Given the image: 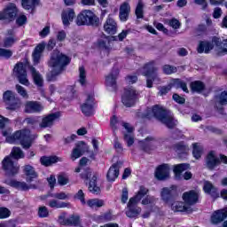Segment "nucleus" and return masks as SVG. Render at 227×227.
I'll use <instances>...</instances> for the list:
<instances>
[{
	"label": "nucleus",
	"instance_id": "1",
	"mask_svg": "<svg viewBox=\"0 0 227 227\" xmlns=\"http://www.w3.org/2000/svg\"><path fill=\"white\" fill-rule=\"evenodd\" d=\"M71 62L70 57L61 53L58 50H55L51 53V57L49 62L50 67H51V73L47 74L48 81H55L56 77L64 71L65 67Z\"/></svg>",
	"mask_w": 227,
	"mask_h": 227
},
{
	"label": "nucleus",
	"instance_id": "2",
	"mask_svg": "<svg viewBox=\"0 0 227 227\" xmlns=\"http://www.w3.org/2000/svg\"><path fill=\"white\" fill-rule=\"evenodd\" d=\"M144 116L149 119L157 118L169 129H173L176 125V120H175L173 113L158 104L153 106V107H147Z\"/></svg>",
	"mask_w": 227,
	"mask_h": 227
},
{
	"label": "nucleus",
	"instance_id": "3",
	"mask_svg": "<svg viewBox=\"0 0 227 227\" xmlns=\"http://www.w3.org/2000/svg\"><path fill=\"white\" fill-rule=\"evenodd\" d=\"M10 132H12L11 129H9L8 131H2L3 136L6 137L7 143H18L20 141L23 148H30L33 139L35 137V136L31 135L30 130L27 129L23 130H16L12 136H9Z\"/></svg>",
	"mask_w": 227,
	"mask_h": 227
},
{
	"label": "nucleus",
	"instance_id": "4",
	"mask_svg": "<svg viewBox=\"0 0 227 227\" xmlns=\"http://www.w3.org/2000/svg\"><path fill=\"white\" fill-rule=\"evenodd\" d=\"M24 157L25 153L22 152L21 148H12L11 155L5 157L2 162L3 168L8 175H16L20 171V166L17 160L19 159H23Z\"/></svg>",
	"mask_w": 227,
	"mask_h": 227
},
{
	"label": "nucleus",
	"instance_id": "5",
	"mask_svg": "<svg viewBox=\"0 0 227 227\" xmlns=\"http://www.w3.org/2000/svg\"><path fill=\"white\" fill-rule=\"evenodd\" d=\"M148 189L146 187H140L138 192L133 198H130L129 201L127 204L128 209L126 211V215L129 218H135L136 216L140 215L142 212V207L137 206V203L143 200L145 194H148Z\"/></svg>",
	"mask_w": 227,
	"mask_h": 227
},
{
	"label": "nucleus",
	"instance_id": "6",
	"mask_svg": "<svg viewBox=\"0 0 227 227\" xmlns=\"http://www.w3.org/2000/svg\"><path fill=\"white\" fill-rule=\"evenodd\" d=\"M214 44H215L219 55L227 53V39L222 42L218 37H213L211 43L208 41H200L197 51L198 53H210L211 50L214 49Z\"/></svg>",
	"mask_w": 227,
	"mask_h": 227
},
{
	"label": "nucleus",
	"instance_id": "7",
	"mask_svg": "<svg viewBox=\"0 0 227 227\" xmlns=\"http://www.w3.org/2000/svg\"><path fill=\"white\" fill-rule=\"evenodd\" d=\"M110 125L114 131H115L118 129V127H120V125H122V127H124V129H126V132H124V141L127 143L128 146H132V145H134V129L131 125H129V123H126L121 120H118L117 116H112L110 120Z\"/></svg>",
	"mask_w": 227,
	"mask_h": 227
},
{
	"label": "nucleus",
	"instance_id": "8",
	"mask_svg": "<svg viewBox=\"0 0 227 227\" xmlns=\"http://www.w3.org/2000/svg\"><path fill=\"white\" fill-rule=\"evenodd\" d=\"M140 73L144 74V76H146V84L148 88H152L153 82H160V78L158 76L157 69L154 67V62L145 64V66L140 69Z\"/></svg>",
	"mask_w": 227,
	"mask_h": 227
},
{
	"label": "nucleus",
	"instance_id": "9",
	"mask_svg": "<svg viewBox=\"0 0 227 227\" xmlns=\"http://www.w3.org/2000/svg\"><path fill=\"white\" fill-rule=\"evenodd\" d=\"M77 25H92L98 27L99 25V18L90 10L82 11L76 18Z\"/></svg>",
	"mask_w": 227,
	"mask_h": 227
},
{
	"label": "nucleus",
	"instance_id": "10",
	"mask_svg": "<svg viewBox=\"0 0 227 227\" xmlns=\"http://www.w3.org/2000/svg\"><path fill=\"white\" fill-rule=\"evenodd\" d=\"M138 98V91L133 87L126 88L121 97V101L127 107L134 106Z\"/></svg>",
	"mask_w": 227,
	"mask_h": 227
},
{
	"label": "nucleus",
	"instance_id": "11",
	"mask_svg": "<svg viewBox=\"0 0 227 227\" xmlns=\"http://www.w3.org/2000/svg\"><path fill=\"white\" fill-rule=\"evenodd\" d=\"M4 100L7 104L9 109H18L21 106V102L12 90H7L4 93Z\"/></svg>",
	"mask_w": 227,
	"mask_h": 227
},
{
	"label": "nucleus",
	"instance_id": "12",
	"mask_svg": "<svg viewBox=\"0 0 227 227\" xmlns=\"http://www.w3.org/2000/svg\"><path fill=\"white\" fill-rule=\"evenodd\" d=\"M14 74L18 77L21 84L28 86L29 80L27 79L26 64H23L22 62L16 64V66L14 67Z\"/></svg>",
	"mask_w": 227,
	"mask_h": 227
},
{
	"label": "nucleus",
	"instance_id": "13",
	"mask_svg": "<svg viewBox=\"0 0 227 227\" xmlns=\"http://www.w3.org/2000/svg\"><path fill=\"white\" fill-rule=\"evenodd\" d=\"M95 105V97L94 93H88L86 95L84 102L81 106V110L83 114L90 116L93 113V107Z\"/></svg>",
	"mask_w": 227,
	"mask_h": 227
},
{
	"label": "nucleus",
	"instance_id": "14",
	"mask_svg": "<svg viewBox=\"0 0 227 227\" xmlns=\"http://www.w3.org/2000/svg\"><path fill=\"white\" fill-rule=\"evenodd\" d=\"M173 86L175 88H182L184 91H189L187 83H185V82H182V80H171L170 83H168V85L166 87L158 88L159 95H166V93H168L171 88H173Z\"/></svg>",
	"mask_w": 227,
	"mask_h": 227
},
{
	"label": "nucleus",
	"instance_id": "15",
	"mask_svg": "<svg viewBox=\"0 0 227 227\" xmlns=\"http://www.w3.org/2000/svg\"><path fill=\"white\" fill-rule=\"evenodd\" d=\"M18 9L15 5V4H11L6 7V9H4V11L0 12V20H9L12 21L14 20L17 16Z\"/></svg>",
	"mask_w": 227,
	"mask_h": 227
},
{
	"label": "nucleus",
	"instance_id": "16",
	"mask_svg": "<svg viewBox=\"0 0 227 227\" xmlns=\"http://www.w3.org/2000/svg\"><path fill=\"white\" fill-rule=\"evenodd\" d=\"M88 151V145L84 143V141H78V143L75 144V147L72 151L71 159H73V160H76V159L82 157L83 153Z\"/></svg>",
	"mask_w": 227,
	"mask_h": 227
},
{
	"label": "nucleus",
	"instance_id": "17",
	"mask_svg": "<svg viewBox=\"0 0 227 227\" xmlns=\"http://www.w3.org/2000/svg\"><path fill=\"white\" fill-rule=\"evenodd\" d=\"M122 166L123 162L121 160H118L115 164H113L106 174V179L109 182H114V180L118 178L120 175V168H122Z\"/></svg>",
	"mask_w": 227,
	"mask_h": 227
},
{
	"label": "nucleus",
	"instance_id": "18",
	"mask_svg": "<svg viewBox=\"0 0 227 227\" xmlns=\"http://www.w3.org/2000/svg\"><path fill=\"white\" fill-rule=\"evenodd\" d=\"M59 222L62 225H81L82 220L79 215H71L67 218H66L65 215H60L59 216Z\"/></svg>",
	"mask_w": 227,
	"mask_h": 227
},
{
	"label": "nucleus",
	"instance_id": "19",
	"mask_svg": "<svg viewBox=\"0 0 227 227\" xmlns=\"http://www.w3.org/2000/svg\"><path fill=\"white\" fill-rule=\"evenodd\" d=\"M170 176V168L168 164H161L155 170V177L158 180H167Z\"/></svg>",
	"mask_w": 227,
	"mask_h": 227
},
{
	"label": "nucleus",
	"instance_id": "20",
	"mask_svg": "<svg viewBox=\"0 0 227 227\" xmlns=\"http://www.w3.org/2000/svg\"><path fill=\"white\" fill-rule=\"evenodd\" d=\"M43 105L37 100H28L25 104L26 113H41L43 111Z\"/></svg>",
	"mask_w": 227,
	"mask_h": 227
},
{
	"label": "nucleus",
	"instance_id": "21",
	"mask_svg": "<svg viewBox=\"0 0 227 227\" xmlns=\"http://www.w3.org/2000/svg\"><path fill=\"white\" fill-rule=\"evenodd\" d=\"M104 30L106 34L114 35L118 30V25L111 14H109L104 25Z\"/></svg>",
	"mask_w": 227,
	"mask_h": 227
},
{
	"label": "nucleus",
	"instance_id": "22",
	"mask_svg": "<svg viewBox=\"0 0 227 227\" xmlns=\"http://www.w3.org/2000/svg\"><path fill=\"white\" fill-rule=\"evenodd\" d=\"M59 116H60L59 113H51V114H47V116H43L39 125L41 128H43V129L47 127H52L55 120L59 118Z\"/></svg>",
	"mask_w": 227,
	"mask_h": 227
},
{
	"label": "nucleus",
	"instance_id": "23",
	"mask_svg": "<svg viewBox=\"0 0 227 227\" xmlns=\"http://www.w3.org/2000/svg\"><path fill=\"white\" fill-rule=\"evenodd\" d=\"M200 194L196 191H189L183 194V200L186 205H195L199 201Z\"/></svg>",
	"mask_w": 227,
	"mask_h": 227
},
{
	"label": "nucleus",
	"instance_id": "24",
	"mask_svg": "<svg viewBox=\"0 0 227 227\" xmlns=\"http://www.w3.org/2000/svg\"><path fill=\"white\" fill-rule=\"evenodd\" d=\"M131 7L129 2H123L120 6L119 18L121 21H127L129 15L130 14Z\"/></svg>",
	"mask_w": 227,
	"mask_h": 227
},
{
	"label": "nucleus",
	"instance_id": "25",
	"mask_svg": "<svg viewBox=\"0 0 227 227\" xmlns=\"http://www.w3.org/2000/svg\"><path fill=\"white\" fill-rule=\"evenodd\" d=\"M75 12L74 9H65L61 14L64 27H68L74 21Z\"/></svg>",
	"mask_w": 227,
	"mask_h": 227
},
{
	"label": "nucleus",
	"instance_id": "26",
	"mask_svg": "<svg viewBox=\"0 0 227 227\" xmlns=\"http://www.w3.org/2000/svg\"><path fill=\"white\" fill-rule=\"evenodd\" d=\"M221 160L220 159H217L215 152H209L206 159L207 168H209V169H214V168L218 166Z\"/></svg>",
	"mask_w": 227,
	"mask_h": 227
},
{
	"label": "nucleus",
	"instance_id": "27",
	"mask_svg": "<svg viewBox=\"0 0 227 227\" xmlns=\"http://www.w3.org/2000/svg\"><path fill=\"white\" fill-rule=\"evenodd\" d=\"M173 212H192L191 206H186L183 201H175L171 204Z\"/></svg>",
	"mask_w": 227,
	"mask_h": 227
},
{
	"label": "nucleus",
	"instance_id": "28",
	"mask_svg": "<svg viewBox=\"0 0 227 227\" xmlns=\"http://www.w3.org/2000/svg\"><path fill=\"white\" fill-rule=\"evenodd\" d=\"M224 218H227V207L223 209H218V211H215V213L211 216V221L214 223H219V222H223Z\"/></svg>",
	"mask_w": 227,
	"mask_h": 227
},
{
	"label": "nucleus",
	"instance_id": "29",
	"mask_svg": "<svg viewBox=\"0 0 227 227\" xmlns=\"http://www.w3.org/2000/svg\"><path fill=\"white\" fill-rule=\"evenodd\" d=\"M23 171H24V175L26 176L27 182H33L38 176L33 166H29V165L24 166Z\"/></svg>",
	"mask_w": 227,
	"mask_h": 227
},
{
	"label": "nucleus",
	"instance_id": "30",
	"mask_svg": "<svg viewBox=\"0 0 227 227\" xmlns=\"http://www.w3.org/2000/svg\"><path fill=\"white\" fill-rule=\"evenodd\" d=\"M98 46L99 50H101L102 51H105L106 53H109L111 50V41L109 37L104 36V37H101V39H98Z\"/></svg>",
	"mask_w": 227,
	"mask_h": 227
},
{
	"label": "nucleus",
	"instance_id": "31",
	"mask_svg": "<svg viewBox=\"0 0 227 227\" xmlns=\"http://www.w3.org/2000/svg\"><path fill=\"white\" fill-rule=\"evenodd\" d=\"M45 46H46L45 43H41L35 49L34 53H33L34 64H39L40 59L42 57V53H43V51L45 50Z\"/></svg>",
	"mask_w": 227,
	"mask_h": 227
},
{
	"label": "nucleus",
	"instance_id": "32",
	"mask_svg": "<svg viewBox=\"0 0 227 227\" xmlns=\"http://www.w3.org/2000/svg\"><path fill=\"white\" fill-rule=\"evenodd\" d=\"M119 71L118 69H115L106 78V86H110V88H113L114 90L116 88V78L118 77Z\"/></svg>",
	"mask_w": 227,
	"mask_h": 227
},
{
	"label": "nucleus",
	"instance_id": "33",
	"mask_svg": "<svg viewBox=\"0 0 227 227\" xmlns=\"http://www.w3.org/2000/svg\"><path fill=\"white\" fill-rule=\"evenodd\" d=\"M190 164H177L174 167V173L176 180H181L183 178L182 173L189 169Z\"/></svg>",
	"mask_w": 227,
	"mask_h": 227
},
{
	"label": "nucleus",
	"instance_id": "34",
	"mask_svg": "<svg viewBox=\"0 0 227 227\" xmlns=\"http://www.w3.org/2000/svg\"><path fill=\"white\" fill-rule=\"evenodd\" d=\"M204 192L207 194H210L213 198H218L219 192L215 187L210 183V182H205L204 183Z\"/></svg>",
	"mask_w": 227,
	"mask_h": 227
},
{
	"label": "nucleus",
	"instance_id": "35",
	"mask_svg": "<svg viewBox=\"0 0 227 227\" xmlns=\"http://www.w3.org/2000/svg\"><path fill=\"white\" fill-rule=\"evenodd\" d=\"M12 187L20 189L21 191H28L29 189H36L35 185H27L26 182H16L12 180L10 184Z\"/></svg>",
	"mask_w": 227,
	"mask_h": 227
},
{
	"label": "nucleus",
	"instance_id": "36",
	"mask_svg": "<svg viewBox=\"0 0 227 227\" xmlns=\"http://www.w3.org/2000/svg\"><path fill=\"white\" fill-rule=\"evenodd\" d=\"M30 71L32 74V76L34 78V82L37 86H43V78L42 76V74H40V73H38L36 71V69H35V67H30Z\"/></svg>",
	"mask_w": 227,
	"mask_h": 227
},
{
	"label": "nucleus",
	"instance_id": "37",
	"mask_svg": "<svg viewBox=\"0 0 227 227\" xmlns=\"http://www.w3.org/2000/svg\"><path fill=\"white\" fill-rule=\"evenodd\" d=\"M88 207L90 208H101V207H104L106 205V201L104 200H98V199H94V200H89L87 201Z\"/></svg>",
	"mask_w": 227,
	"mask_h": 227
},
{
	"label": "nucleus",
	"instance_id": "38",
	"mask_svg": "<svg viewBox=\"0 0 227 227\" xmlns=\"http://www.w3.org/2000/svg\"><path fill=\"white\" fill-rule=\"evenodd\" d=\"M48 205L51 208H67V207H69L68 202L59 201L58 199L51 200L48 202Z\"/></svg>",
	"mask_w": 227,
	"mask_h": 227
},
{
	"label": "nucleus",
	"instance_id": "39",
	"mask_svg": "<svg viewBox=\"0 0 227 227\" xmlns=\"http://www.w3.org/2000/svg\"><path fill=\"white\" fill-rule=\"evenodd\" d=\"M144 9H145V4L143 0H138V4H137V7L135 9V14L137 20L144 18V14H145Z\"/></svg>",
	"mask_w": 227,
	"mask_h": 227
},
{
	"label": "nucleus",
	"instance_id": "40",
	"mask_svg": "<svg viewBox=\"0 0 227 227\" xmlns=\"http://www.w3.org/2000/svg\"><path fill=\"white\" fill-rule=\"evenodd\" d=\"M89 191L93 192V194H98L100 192L99 187L97 185V176H93L90 181Z\"/></svg>",
	"mask_w": 227,
	"mask_h": 227
},
{
	"label": "nucleus",
	"instance_id": "41",
	"mask_svg": "<svg viewBox=\"0 0 227 227\" xmlns=\"http://www.w3.org/2000/svg\"><path fill=\"white\" fill-rule=\"evenodd\" d=\"M175 150L178 155L182 156L187 154L189 152V147L184 145V143H178L175 145Z\"/></svg>",
	"mask_w": 227,
	"mask_h": 227
},
{
	"label": "nucleus",
	"instance_id": "42",
	"mask_svg": "<svg viewBox=\"0 0 227 227\" xmlns=\"http://www.w3.org/2000/svg\"><path fill=\"white\" fill-rule=\"evenodd\" d=\"M78 82L82 86H86L87 84V73L86 69L82 67L79 68V77H78Z\"/></svg>",
	"mask_w": 227,
	"mask_h": 227
},
{
	"label": "nucleus",
	"instance_id": "43",
	"mask_svg": "<svg viewBox=\"0 0 227 227\" xmlns=\"http://www.w3.org/2000/svg\"><path fill=\"white\" fill-rule=\"evenodd\" d=\"M157 143L156 139L154 137H145L144 141H140V145L144 150H147L150 146L153 145H155Z\"/></svg>",
	"mask_w": 227,
	"mask_h": 227
},
{
	"label": "nucleus",
	"instance_id": "44",
	"mask_svg": "<svg viewBox=\"0 0 227 227\" xmlns=\"http://www.w3.org/2000/svg\"><path fill=\"white\" fill-rule=\"evenodd\" d=\"M173 189L174 188L169 189L168 187H165L164 189H162V191H161V199L166 203H168V201H169V200H171V196L173 194Z\"/></svg>",
	"mask_w": 227,
	"mask_h": 227
},
{
	"label": "nucleus",
	"instance_id": "45",
	"mask_svg": "<svg viewBox=\"0 0 227 227\" xmlns=\"http://www.w3.org/2000/svg\"><path fill=\"white\" fill-rule=\"evenodd\" d=\"M203 152V148L201 145H199L198 143L193 144V149H192V154L195 159H200L201 157Z\"/></svg>",
	"mask_w": 227,
	"mask_h": 227
},
{
	"label": "nucleus",
	"instance_id": "46",
	"mask_svg": "<svg viewBox=\"0 0 227 227\" xmlns=\"http://www.w3.org/2000/svg\"><path fill=\"white\" fill-rule=\"evenodd\" d=\"M215 101L221 104L222 106H225L227 104V90L222 91L220 95H216Z\"/></svg>",
	"mask_w": 227,
	"mask_h": 227
},
{
	"label": "nucleus",
	"instance_id": "47",
	"mask_svg": "<svg viewBox=\"0 0 227 227\" xmlns=\"http://www.w3.org/2000/svg\"><path fill=\"white\" fill-rule=\"evenodd\" d=\"M58 160V157H41V164L43 166H51V164H55Z\"/></svg>",
	"mask_w": 227,
	"mask_h": 227
},
{
	"label": "nucleus",
	"instance_id": "48",
	"mask_svg": "<svg viewBox=\"0 0 227 227\" xmlns=\"http://www.w3.org/2000/svg\"><path fill=\"white\" fill-rule=\"evenodd\" d=\"M39 4V0H22L24 9H32Z\"/></svg>",
	"mask_w": 227,
	"mask_h": 227
},
{
	"label": "nucleus",
	"instance_id": "49",
	"mask_svg": "<svg viewBox=\"0 0 227 227\" xmlns=\"http://www.w3.org/2000/svg\"><path fill=\"white\" fill-rule=\"evenodd\" d=\"M191 88L192 91H202V90L205 88V85L203 82H192L191 83Z\"/></svg>",
	"mask_w": 227,
	"mask_h": 227
},
{
	"label": "nucleus",
	"instance_id": "50",
	"mask_svg": "<svg viewBox=\"0 0 227 227\" xmlns=\"http://www.w3.org/2000/svg\"><path fill=\"white\" fill-rule=\"evenodd\" d=\"M40 120V116H34L26 118L25 121L27 123V125H30L31 127H36L38 125Z\"/></svg>",
	"mask_w": 227,
	"mask_h": 227
},
{
	"label": "nucleus",
	"instance_id": "51",
	"mask_svg": "<svg viewBox=\"0 0 227 227\" xmlns=\"http://www.w3.org/2000/svg\"><path fill=\"white\" fill-rule=\"evenodd\" d=\"M16 41H18V39L16 37H5L4 41V48H11L12 46H13V44L16 43Z\"/></svg>",
	"mask_w": 227,
	"mask_h": 227
},
{
	"label": "nucleus",
	"instance_id": "52",
	"mask_svg": "<svg viewBox=\"0 0 227 227\" xmlns=\"http://www.w3.org/2000/svg\"><path fill=\"white\" fill-rule=\"evenodd\" d=\"M114 218L113 213L111 211H106V213H103V215H99L98 220L100 222L106 221V220H113Z\"/></svg>",
	"mask_w": 227,
	"mask_h": 227
},
{
	"label": "nucleus",
	"instance_id": "53",
	"mask_svg": "<svg viewBox=\"0 0 227 227\" xmlns=\"http://www.w3.org/2000/svg\"><path fill=\"white\" fill-rule=\"evenodd\" d=\"M145 196H146L145 198ZM144 196V200H142V205H154L156 200L153 196H147V194H145Z\"/></svg>",
	"mask_w": 227,
	"mask_h": 227
},
{
	"label": "nucleus",
	"instance_id": "54",
	"mask_svg": "<svg viewBox=\"0 0 227 227\" xmlns=\"http://www.w3.org/2000/svg\"><path fill=\"white\" fill-rule=\"evenodd\" d=\"M162 69L165 74H173L177 71L176 67L173 66H163Z\"/></svg>",
	"mask_w": 227,
	"mask_h": 227
},
{
	"label": "nucleus",
	"instance_id": "55",
	"mask_svg": "<svg viewBox=\"0 0 227 227\" xmlns=\"http://www.w3.org/2000/svg\"><path fill=\"white\" fill-rule=\"evenodd\" d=\"M69 182L67 175H59L58 176V183L59 185H67Z\"/></svg>",
	"mask_w": 227,
	"mask_h": 227
},
{
	"label": "nucleus",
	"instance_id": "56",
	"mask_svg": "<svg viewBox=\"0 0 227 227\" xmlns=\"http://www.w3.org/2000/svg\"><path fill=\"white\" fill-rule=\"evenodd\" d=\"M0 57H4V59H10L11 57H12V51L11 50L0 48Z\"/></svg>",
	"mask_w": 227,
	"mask_h": 227
},
{
	"label": "nucleus",
	"instance_id": "57",
	"mask_svg": "<svg viewBox=\"0 0 227 227\" xmlns=\"http://www.w3.org/2000/svg\"><path fill=\"white\" fill-rule=\"evenodd\" d=\"M38 215L42 217H45L49 215V209L46 206H40L38 210Z\"/></svg>",
	"mask_w": 227,
	"mask_h": 227
},
{
	"label": "nucleus",
	"instance_id": "58",
	"mask_svg": "<svg viewBox=\"0 0 227 227\" xmlns=\"http://www.w3.org/2000/svg\"><path fill=\"white\" fill-rule=\"evenodd\" d=\"M16 90H17L18 93H20V95H21L22 97H25L26 98H28V93H27L26 88L21 87V85H16Z\"/></svg>",
	"mask_w": 227,
	"mask_h": 227
},
{
	"label": "nucleus",
	"instance_id": "59",
	"mask_svg": "<svg viewBox=\"0 0 227 227\" xmlns=\"http://www.w3.org/2000/svg\"><path fill=\"white\" fill-rule=\"evenodd\" d=\"M11 215V211L8 207H0V218H7Z\"/></svg>",
	"mask_w": 227,
	"mask_h": 227
},
{
	"label": "nucleus",
	"instance_id": "60",
	"mask_svg": "<svg viewBox=\"0 0 227 227\" xmlns=\"http://www.w3.org/2000/svg\"><path fill=\"white\" fill-rule=\"evenodd\" d=\"M75 139H77V135L71 134V136H67V137H64V143L65 145H69L70 143H73Z\"/></svg>",
	"mask_w": 227,
	"mask_h": 227
},
{
	"label": "nucleus",
	"instance_id": "61",
	"mask_svg": "<svg viewBox=\"0 0 227 227\" xmlns=\"http://www.w3.org/2000/svg\"><path fill=\"white\" fill-rule=\"evenodd\" d=\"M27 16H25V14H21L20 16H19L16 20V23L20 26L24 25L25 23H27Z\"/></svg>",
	"mask_w": 227,
	"mask_h": 227
},
{
	"label": "nucleus",
	"instance_id": "62",
	"mask_svg": "<svg viewBox=\"0 0 227 227\" xmlns=\"http://www.w3.org/2000/svg\"><path fill=\"white\" fill-rule=\"evenodd\" d=\"M128 34L129 30H122V32H121L117 37H114V39L115 41H123L125 37H127Z\"/></svg>",
	"mask_w": 227,
	"mask_h": 227
},
{
	"label": "nucleus",
	"instance_id": "63",
	"mask_svg": "<svg viewBox=\"0 0 227 227\" xmlns=\"http://www.w3.org/2000/svg\"><path fill=\"white\" fill-rule=\"evenodd\" d=\"M76 198L80 200L82 205H86L83 191L82 190L78 191V192L76 193Z\"/></svg>",
	"mask_w": 227,
	"mask_h": 227
},
{
	"label": "nucleus",
	"instance_id": "64",
	"mask_svg": "<svg viewBox=\"0 0 227 227\" xmlns=\"http://www.w3.org/2000/svg\"><path fill=\"white\" fill-rule=\"evenodd\" d=\"M128 200H129V191L128 189H122L121 203H127Z\"/></svg>",
	"mask_w": 227,
	"mask_h": 227
}]
</instances>
